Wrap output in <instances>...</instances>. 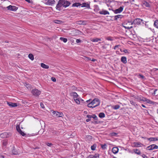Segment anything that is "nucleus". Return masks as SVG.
<instances>
[{
    "label": "nucleus",
    "instance_id": "f257e3e1",
    "mask_svg": "<svg viewBox=\"0 0 158 158\" xmlns=\"http://www.w3.org/2000/svg\"><path fill=\"white\" fill-rule=\"evenodd\" d=\"M100 103V101L98 98H95L87 104V106L89 108H94L99 106Z\"/></svg>",
    "mask_w": 158,
    "mask_h": 158
},
{
    "label": "nucleus",
    "instance_id": "f03ea898",
    "mask_svg": "<svg viewBox=\"0 0 158 158\" xmlns=\"http://www.w3.org/2000/svg\"><path fill=\"white\" fill-rule=\"evenodd\" d=\"M143 21V20L142 19L137 18L134 19L133 21H128V22L129 23H131V25L134 24L136 25H139Z\"/></svg>",
    "mask_w": 158,
    "mask_h": 158
},
{
    "label": "nucleus",
    "instance_id": "7ed1b4c3",
    "mask_svg": "<svg viewBox=\"0 0 158 158\" xmlns=\"http://www.w3.org/2000/svg\"><path fill=\"white\" fill-rule=\"evenodd\" d=\"M53 116L56 117H62L64 115L62 113L52 110L51 111Z\"/></svg>",
    "mask_w": 158,
    "mask_h": 158
},
{
    "label": "nucleus",
    "instance_id": "20e7f679",
    "mask_svg": "<svg viewBox=\"0 0 158 158\" xmlns=\"http://www.w3.org/2000/svg\"><path fill=\"white\" fill-rule=\"evenodd\" d=\"M64 0H59L56 6V8L58 10H60V8L62 6H63Z\"/></svg>",
    "mask_w": 158,
    "mask_h": 158
},
{
    "label": "nucleus",
    "instance_id": "39448f33",
    "mask_svg": "<svg viewBox=\"0 0 158 158\" xmlns=\"http://www.w3.org/2000/svg\"><path fill=\"white\" fill-rule=\"evenodd\" d=\"M31 93L33 95L37 96L40 94L41 92L38 89H35L32 90Z\"/></svg>",
    "mask_w": 158,
    "mask_h": 158
},
{
    "label": "nucleus",
    "instance_id": "423d86ee",
    "mask_svg": "<svg viewBox=\"0 0 158 158\" xmlns=\"http://www.w3.org/2000/svg\"><path fill=\"white\" fill-rule=\"evenodd\" d=\"M158 148V146L154 144L151 145L147 147V149L149 150H152L154 149H157Z\"/></svg>",
    "mask_w": 158,
    "mask_h": 158
},
{
    "label": "nucleus",
    "instance_id": "0eeeda50",
    "mask_svg": "<svg viewBox=\"0 0 158 158\" xmlns=\"http://www.w3.org/2000/svg\"><path fill=\"white\" fill-rule=\"evenodd\" d=\"M16 129L18 132L23 136L26 135V134L20 129L19 125H17L16 126Z\"/></svg>",
    "mask_w": 158,
    "mask_h": 158
},
{
    "label": "nucleus",
    "instance_id": "6e6552de",
    "mask_svg": "<svg viewBox=\"0 0 158 158\" xmlns=\"http://www.w3.org/2000/svg\"><path fill=\"white\" fill-rule=\"evenodd\" d=\"M7 8L8 10L15 11L17 10L18 8L15 6L10 5L7 7Z\"/></svg>",
    "mask_w": 158,
    "mask_h": 158
},
{
    "label": "nucleus",
    "instance_id": "1a4fd4ad",
    "mask_svg": "<svg viewBox=\"0 0 158 158\" xmlns=\"http://www.w3.org/2000/svg\"><path fill=\"white\" fill-rule=\"evenodd\" d=\"M123 9V6H120L119 8H118V9H116L114 10H113V11L114 13L115 14H118V13H120L121 12Z\"/></svg>",
    "mask_w": 158,
    "mask_h": 158
},
{
    "label": "nucleus",
    "instance_id": "9d476101",
    "mask_svg": "<svg viewBox=\"0 0 158 158\" xmlns=\"http://www.w3.org/2000/svg\"><path fill=\"white\" fill-rule=\"evenodd\" d=\"M10 135V133H8L7 132H4L1 134L0 135V137L3 138H7Z\"/></svg>",
    "mask_w": 158,
    "mask_h": 158
},
{
    "label": "nucleus",
    "instance_id": "9b49d317",
    "mask_svg": "<svg viewBox=\"0 0 158 158\" xmlns=\"http://www.w3.org/2000/svg\"><path fill=\"white\" fill-rule=\"evenodd\" d=\"M55 3V1L54 0H48L46 2V4L47 5L52 6Z\"/></svg>",
    "mask_w": 158,
    "mask_h": 158
},
{
    "label": "nucleus",
    "instance_id": "f8f14e48",
    "mask_svg": "<svg viewBox=\"0 0 158 158\" xmlns=\"http://www.w3.org/2000/svg\"><path fill=\"white\" fill-rule=\"evenodd\" d=\"M142 6L144 5L147 7H150V5L149 3L145 0H143L142 1Z\"/></svg>",
    "mask_w": 158,
    "mask_h": 158
},
{
    "label": "nucleus",
    "instance_id": "ddd939ff",
    "mask_svg": "<svg viewBox=\"0 0 158 158\" xmlns=\"http://www.w3.org/2000/svg\"><path fill=\"white\" fill-rule=\"evenodd\" d=\"M7 104L9 106L11 107H15L17 106V103L7 102Z\"/></svg>",
    "mask_w": 158,
    "mask_h": 158
},
{
    "label": "nucleus",
    "instance_id": "4468645a",
    "mask_svg": "<svg viewBox=\"0 0 158 158\" xmlns=\"http://www.w3.org/2000/svg\"><path fill=\"white\" fill-rule=\"evenodd\" d=\"M70 3H71L70 2L65 0H64L63 7H67L69 6Z\"/></svg>",
    "mask_w": 158,
    "mask_h": 158
},
{
    "label": "nucleus",
    "instance_id": "2eb2a0df",
    "mask_svg": "<svg viewBox=\"0 0 158 158\" xmlns=\"http://www.w3.org/2000/svg\"><path fill=\"white\" fill-rule=\"evenodd\" d=\"M99 154H96L94 155H90L88 156L87 158H99Z\"/></svg>",
    "mask_w": 158,
    "mask_h": 158
},
{
    "label": "nucleus",
    "instance_id": "dca6fc26",
    "mask_svg": "<svg viewBox=\"0 0 158 158\" xmlns=\"http://www.w3.org/2000/svg\"><path fill=\"white\" fill-rule=\"evenodd\" d=\"M99 13L100 14L104 15H109V13L106 10H102V11H100L99 12Z\"/></svg>",
    "mask_w": 158,
    "mask_h": 158
},
{
    "label": "nucleus",
    "instance_id": "f3484780",
    "mask_svg": "<svg viewBox=\"0 0 158 158\" xmlns=\"http://www.w3.org/2000/svg\"><path fill=\"white\" fill-rule=\"evenodd\" d=\"M127 24V23H126V22H124L122 24V25L125 29H127L128 30L131 29L133 27L132 26H131L130 27L127 26V25H126Z\"/></svg>",
    "mask_w": 158,
    "mask_h": 158
},
{
    "label": "nucleus",
    "instance_id": "a211bd4d",
    "mask_svg": "<svg viewBox=\"0 0 158 158\" xmlns=\"http://www.w3.org/2000/svg\"><path fill=\"white\" fill-rule=\"evenodd\" d=\"M143 100V101L149 104H153L154 103V102L152 101L145 98H144V99Z\"/></svg>",
    "mask_w": 158,
    "mask_h": 158
},
{
    "label": "nucleus",
    "instance_id": "6ab92c4d",
    "mask_svg": "<svg viewBox=\"0 0 158 158\" xmlns=\"http://www.w3.org/2000/svg\"><path fill=\"white\" fill-rule=\"evenodd\" d=\"M118 151V149L117 147H114L112 148V151L114 154L117 153Z\"/></svg>",
    "mask_w": 158,
    "mask_h": 158
},
{
    "label": "nucleus",
    "instance_id": "aec40b11",
    "mask_svg": "<svg viewBox=\"0 0 158 158\" xmlns=\"http://www.w3.org/2000/svg\"><path fill=\"white\" fill-rule=\"evenodd\" d=\"M123 17V15H118L114 16V20H117L118 18H122Z\"/></svg>",
    "mask_w": 158,
    "mask_h": 158
},
{
    "label": "nucleus",
    "instance_id": "412c9836",
    "mask_svg": "<svg viewBox=\"0 0 158 158\" xmlns=\"http://www.w3.org/2000/svg\"><path fill=\"white\" fill-rule=\"evenodd\" d=\"M121 61L124 64H126L127 62V58L126 57L123 56L121 58Z\"/></svg>",
    "mask_w": 158,
    "mask_h": 158
},
{
    "label": "nucleus",
    "instance_id": "4be33fe9",
    "mask_svg": "<svg viewBox=\"0 0 158 158\" xmlns=\"http://www.w3.org/2000/svg\"><path fill=\"white\" fill-rule=\"evenodd\" d=\"M41 66L42 68L45 69H48L49 68L48 65H46L43 63H41Z\"/></svg>",
    "mask_w": 158,
    "mask_h": 158
},
{
    "label": "nucleus",
    "instance_id": "5701e85b",
    "mask_svg": "<svg viewBox=\"0 0 158 158\" xmlns=\"http://www.w3.org/2000/svg\"><path fill=\"white\" fill-rule=\"evenodd\" d=\"M147 139L151 141H157L158 140V139L156 137H150L148 138H147Z\"/></svg>",
    "mask_w": 158,
    "mask_h": 158
},
{
    "label": "nucleus",
    "instance_id": "b1692460",
    "mask_svg": "<svg viewBox=\"0 0 158 158\" xmlns=\"http://www.w3.org/2000/svg\"><path fill=\"white\" fill-rule=\"evenodd\" d=\"M81 7H86L87 8H89L90 6L89 4L86 3H83L82 4H81Z\"/></svg>",
    "mask_w": 158,
    "mask_h": 158
},
{
    "label": "nucleus",
    "instance_id": "393cba45",
    "mask_svg": "<svg viewBox=\"0 0 158 158\" xmlns=\"http://www.w3.org/2000/svg\"><path fill=\"white\" fill-rule=\"evenodd\" d=\"M91 40L92 42H98L99 41H101V39L99 38H95L92 39Z\"/></svg>",
    "mask_w": 158,
    "mask_h": 158
},
{
    "label": "nucleus",
    "instance_id": "a878e982",
    "mask_svg": "<svg viewBox=\"0 0 158 158\" xmlns=\"http://www.w3.org/2000/svg\"><path fill=\"white\" fill-rule=\"evenodd\" d=\"M98 116L100 118H103L105 117V114L104 113L101 112L99 114Z\"/></svg>",
    "mask_w": 158,
    "mask_h": 158
},
{
    "label": "nucleus",
    "instance_id": "bb28decb",
    "mask_svg": "<svg viewBox=\"0 0 158 158\" xmlns=\"http://www.w3.org/2000/svg\"><path fill=\"white\" fill-rule=\"evenodd\" d=\"M81 4L79 3H75L72 5V6H76L77 7L78 6H81Z\"/></svg>",
    "mask_w": 158,
    "mask_h": 158
},
{
    "label": "nucleus",
    "instance_id": "cd10ccee",
    "mask_svg": "<svg viewBox=\"0 0 158 158\" xmlns=\"http://www.w3.org/2000/svg\"><path fill=\"white\" fill-rule=\"evenodd\" d=\"M133 151L135 154L138 155H139L141 153L140 151L137 149H134Z\"/></svg>",
    "mask_w": 158,
    "mask_h": 158
},
{
    "label": "nucleus",
    "instance_id": "c85d7f7f",
    "mask_svg": "<svg viewBox=\"0 0 158 158\" xmlns=\"http://www.w3.org/2000/svg\"><path fill=\"white\" fill-rule=\"evenodd\" d=\"M28 57L31 60H34V56L32 54H29L28 55Z\"/></svg>",
    "mask_w": 158,
    "mask_h": 158
},
{
    "label": "nucleus",
    "instance_id": "c756f323",
    "mask_svg": "<svg viewBox=\"0 0 158 158\" xmlns=\"http://www.w3.org/2000/svg\"><path fill=\"white\" fill-rule=\"evenodd\" d=\"M154 26L156 28L158 29V20H156L154 23Z\"/></svg>",
    "mask_w": 158,
    "mask_h": 158
},
{
    "label": "nucleus",
    "instance_id": "7c9ffc66",
    "mask_svg": "<svg viewBox=\"0 0 158 158\" xmlns=\"http://www.w3.org/2000/svg\"><path fill=\"white\" fill-rule=\"evenodd\" d=\"M60 39L61 41H63L64 43H66L67 41V39L65 38L61 37L60 38Z\"/></svg>",
    "mask_w": 158,
    "mask_h": 158
},
{
    "label": "nucleus",
    "instance_id": "2f4dec72",
    "mask_svg": "<svg viewBox=\"0 0 158 158\" xmlns=\"http://www.w3.org/2000/svg\"><path fill=\"white\" fill-rule=\"evenodd\" d=\"M119 105H116L115 106H113L112 108L114 110H117L120 108Z\"/></svg>",
    "mask_w": 158,
    "mask_h": 158
},
{
    "label": "nucleus",
    "instance_id": "473e14b6",
    "mask_svg": "<svg viewBox=\"0 0 158 158\" xmlns=\"http://www.w3.org/2000/svg\"><path fill=\"white\" fill-rule=\"evenodd\" d=\"M2 143L3 146H6L7 144V142L6 140H3L2 141Z\"/></svg>",
    "mask_w": 158,
    "mask_h": 158
},
{
    "label": "nucleus",
    "instance_id": "72a5a7b5",
    "mask_svg": "<svg viewBox=\"0 0 158 158\" xmlns=\"http://www.w3.org/2000/svg\"><path fill=\"white\" fill-rule=\"evenodd\" d=\"M138 77H139V78L142 79H145V77L141 74H139V75L138 76Z\"/></svg>",
    "mask_w": 158,
    "mask_h": 158
},
{
    "label": "nucleus",
    "instance_id": "f704fd0d",
    "mask_svg": "<svg viewBox=\"0 0 158 158\" xmlns=\"http://www.w3.org/2000/svg\"><path fill=\"white\" fill-rule=\"evenodd\" d=\"M96 147V145L94 144L91 146V149L92 150H95Z\"/></svg>",
    "mask_w": 158,
    "mask_h": 158
},
{
    "label": "nucleus",
    "instance_id": "c9c22d12",
    "mask_svg": "<svg viewBox=\"0 0 158 158\" xmlns=\"http://www.w3.org/2000/svg\"><path fill=\"white\" fill-rule=\"evenodd\" d=\"M134 143L135 144V146L136 147H140L141 145H142V144L139 142L135 143Z\"/></svg>",
    "mask_w": 158,
    "mask_h": 158
},
{
    "label": "nucleus",
    "instance_id": "e433bc0d",
    "mask_svg": "<svg viewBox=\"0 0 158 158\" xmlns=\"http://www.w3.org/2000/svg\"><path fill=\"white\" fill-rule=\"evenodd\" d=\"M72 94L73 95V98L78 97V94L76 92H73L72 93Z\"/></svg>",
    "mask_w": 158,
    "mask_h": 158
},
{
    "label": "nucleus",
    "instance_id": "4c0bfd02",
    "mask_svg": "<svg viewBox=\"0 0 158 158\" xmlns=\"http://www.w3.org/2000/svg\"><path fill=\"white\" fill-rule=\"evenodd\" d=\"M101 147L103 149H105L106 148V144L102 145Z\"/></svg>",
    "mask_w": 158,
    "mask_h": 158
},
{
    "label": "nucleus",
    "instance_id": "58836bf2",
    "mask_svg": "<svg viewBox=\"0 0 158 158\" xmlns=\"http://www.w3.org/2000/svg\"><path fill=\"white\" fill-rule=\"evenodd\" d=\"M57 133H58L57 132V131H56L52 130L51 132L50 133H52L53 135H55L57 134Z\"/></svg>",
    "mask_w": 158,
    "mask_h": 158
},
{
    "label": "nucleus",
    "instance_id": "ea45409f",
    "mask_svg": "<svg viewBox=\"0 0 158 158\" xmlns=\"http://www.w3.org/2000/svg\"><path fill=\"white\" fill-rule=\"evenodd\" d=\"M55 23H56L59 24L62 23V21L60 20H56L54 21Z\"/></svg>",
    "mask_w": 158,
    "mask_h": 158
},
{
    "label": "nucleus",
    "instance_id": "a19ab883",
    "mask_svg": "<svg viewBox=\"0 0 158 158\" xmlns=\"http://www.w3.org/2000/svg\"><path fill=\"white\" fill-rule=\"evenodd\" d=\"M85 60L87 61H88L91 60V58L88 57H85Z\"/></svg>",
    "mask_w": 158,
    "mask_h": 158
},
{
    "label": "nucleus",
    "instance_id": "79ce46f5",
    "mask_svg": "<svg viewBox=\"0 0 158 158\" xmlns=\"http://www.w3.org/2000/svg\"><path fill=\"white\" fill-rule=\"evenodd\" d=\"M92 118L95 120H97L98 119V118L95 114H93L92 116Z\"/></svg>",
    "mask_w": 158,
    "mask_h": 158
},
{
    "label": "nucleus",
    "instance_id": "37998d69",
    "mask_svg": "<svg viewBox=\"0 0 158 158\" xmlns=\"http://www.w3.org/2000/svg\"><path fill=\"white\" fill-rule=\"evenodd\" d=\"M75 101L77 104H80V101L79 100V98L76 99V100Z\"/></svg>",
    "mask_w": 158,
    "mask_h": 158
},
{
    "label": "nucleus",
    "instance_id": "c03bdc74",
    "mask_svg": "<svg viewBox=\"0 0 158 158\" xmlns=\"http://www.w3.org/2000/svg\"><path fill=\"white\" fill-rule=\"evenodd\" d=\"M106 39L108 40L112 41L113 40V39L112 37H107Z\"/></svg>",
    "mask_w": 158,
    "mask_h": 158
},
{
    "label": "nucleus",
    "instance_id": "a18cd8bd",
    "mask_svg": "<svg viewBox=\"0 0 158 158\" xmlns=\"http://www.w3.org/2000/svg\"><path fill=\"white\" fill-rule=\"evenodd\" d=\"M82 20L78 21L76 22L77 24L79 25H82Z\"/></svg>",
    "mask_w": 158,
    "mask_h": 158
},
{
    "label": "nucleus",
    "instance_id": "49530a36",
    "mask_svg": "<svg viewBox=\"0 0 158 158\" xmlns=\"http://www.w3.org/2000/svg\"><path fill=\"white\" fill-rule=\"evenodd\" d=\"M51 80L53 82H56V79L53 77H52L51 78Z\"/></svg>",
    "mask_w": 158,
    "mask_h": 158
},
{
    "label": "nucleus",
    "instance_id": "de8ad7c7",
    "mask_svg": "<svg viewBox=\"0 0 158 158\" xmlns=\"http://www.w3.org/2000/svg\"><path fill=\"white\" fill-rule=\"evenodd\" d=\"M12 153L14 155H17L18 154V152L17 151H15V150H13L12 151Z\"/></svg>",
    "mask_w": 158,
    "mask_h": 158
},
{
    "label": "nucleus",
    "instance_id": "09e8293b",
    "mask_svg": "<svg viewBox=\"0 0 158 158\" xmlns=\"http://www.w3.org/2000/svg\"><path fill=\"white\" fill-rule=\"evenodd\" d=\"M76 42L77 43H80L81 42V40L80 39H77Z\"/></svg>",
    "mask_w": 158,
    "mask_h": 158
},
{
    "label": "nucleus",
    "instance_id": "8fccbe9b",
    "mask_svg": "<svg viewBox=\"0 0 158 158\" xmlns=\"http://www.w3.org/2000/svg\"><path fill=\"white\" fill-rule=\"evenodd\" d=\"M82 25H85L86 24V21H82Z\"/></svg>",
    "mask_w": 158,
    "mask_h": 158
},
{
    "label": "nucleus",
    "instance_id": "3c124183",
    "mask_svg": "<svg viewBox=\"0 0 158 158\" xmlns=\"http://www.w3.org/2000/svg\"><path fill=\"white\" fill-rule=\"evenodd\" d=\"M120 46V45H116L114 46V49L115 50L117 48H118Z\"/></svg>",
    "mask_w": 158,
    "mask_h": 158
},
{
    "label": "nucleus",
    "instance_id": "603ef678",
    "mask_svg": "<svg viewBox=\"0 0 158 158\" xmlns=\"http://www.w3.org/2000/svg\"><path fill=\"white\" fill-rule=\"evenodd\" d=\"M48 146H49V147H51V146H52V143H47V144H46Z\"/></svg>",
    "mask_w": 158,
    "mask_h": 158
},
{
    "label": "nucleus",
    "instance_id": "864d4df0",
    "mask_svg": "<svg viewBox=\"0 0 158 158\" xmlns=\"http://www.w3.org/2000/svg\"><path fill=\"white\" fill-rule=\"evenodd\" d=\"M123 52L125 53H129L128 50L127 49H125V50H123Z\"/></svg>",
    "mask_w": 158,
    "mask_h": 158
},
{
    "label": "nucleus",
    "instance_id": "5fc2aeb1",
    "mask_svg": "<svg viewBox=\"0 0 158 158\" xmlns=\"http://www.w3.org/2000/svg\"><path fill=\"white\" fill-rule=\"evenodd\" d=\"M86 117L87 118H92V116L90 115H87L86 116Z\"/></svg>",
    "mask_w": 158,
    "mask_h": 158
},
{
    "label": "nucleus",
    "instance_id": "6e6d98bb",
    "mask_svg": "<svg viewBox=\"0 0 158 158\" xmlns=\"http://www.w3.org/2000/svg\"><path fill=\"white\" fill-rule=\"evenodd\" d=\"M91 99H89V100H87L86 102H87V103H89V102H91Z\"/></svg>",
    "mask_w": 158,
    "mask_h": 158
},
{
    "label": "nucleus",
    "instance_id": "4d7b16f0",
    "mask_svg": "<svg viewBox=\"0 0 158 158\" xmlns=\"http://www.w3.org/2000/svg\"><path fill=\"white\" fill-rule=\"evenodd\" d=\"M40 104V106H41V107L42 108H44V105L42 103H41Z\"/></svg>",
    "mask_w": 158,
    "mask_h": 158
},
{
    "label": "nucleus",
    "instance_id": "13d9d810",
    "mask_svg": "<svg viewBox=\"0 0 158 158\" xmlns=\"http://www.w3.org/2000/svg\"><path fill=\"white\" fill-rule=\"evenodd\" d=\"M157 91V90L156 89H155L154 90V92L153 93V94L154 95H155L156 94V92Z\"/></svg>",
    "mask_w": 158,
    "mask_h": 158
},
{
    "label": "nucleus",
    "instance_id": "bf43d9fd",
    "mask_svg": "<svg viewBox=\"0 0 158 158\" xmlns=\"http://www.w3.org/2000/svg\"><path fill=\"white\" fill-rule=\"evenodd\" d=\"M91 120L90 119V118H88L86 119V122H89V121H90Z\"/></svg>",
    "mask_w": 158,
    "mask_h": 158
},
{
    "label": "nucleus",
    "instance_id": "052dcab7",
    "mask_svg": "<svg viewBox=\"0 0 158 158\" xmlns=\"http://www.w3.org/2000/svg\"><path fill=\"white\" fill-rule=\"evenodd\" d=\"M102 48L103 49H106V47L105 46H103L102 47Z\"/></svg>",
    "mask_w": 158,
    "mask_h": 158
},
{
    "label": "nucleus",
    "instance_id": "680f3d73",
    "mask_svg": "<svg viewBox=\"0 0 158 158\" xmlns=\"http://www.w3.org/2000/svg\"><path fill=\"white\" fill-rule=\"evenodd\" d=\"M73 98L74 100V101H75L76 100V99H78V97H74V98Z\"/></svg>",
    "mask_w": 158,
    "mask_h": 158
},
{
    "label": "nucleus",
    "instance_id": "e2e57ef3",
    "mask_svg": "<svg viewBox=\"0 0 158 158\" xmlns=\"http://www.w3.org/2000/svg\"><path fill=\"white\" fill-rule=\"evenodd\" d=\"M88 137L90 139H92V136H90V135H88Z\"/></svg>",
    "mask_w": 158,
    "mask_h": 158
},
{
    "label": "nucleus",
    "instance_id": "0e129e2a",
    "mask_svg": "<svg viewBox=\"0 0 158 158\" xmlns=\"http://www.w3.org/2000/svg\"><path fill=\"white\" fill-rule=\"evenodd\" d=\"M143 157H144V158H147V156H146L145 155H143Z\"/></svg>",
    "mask_w": 158,
    "mask_h": 158
},
{
    "label": "nucleus",
    "instance_id": "69168bd1",
    "mask_svg": "<svg viewBox=\"0 0 158 158\" xmlns=\"http://www.w3.org/2000/svg\"><path fill=\"white\" fill-rule=\"evenodd\" d=\"M130 102H131V104H132L133 105L134 104V102L132 101H130Z\"/></svg>",
    "mask_w": 158,
    "mask_h": 158
},
{
    "label": "nucleus",
    "instance_id": "338daca9",
    "mask_svg": "<svg viewBox=\"0 0 158 158\" xmlns=\"http://www.w3.org/2000/svg\"><path fill=\"white\" fill-rule=\"evenodd\" d=\"M142 106L143 107H144V108H146V107L145 106V105H144L143 104H142Z\"/></svg>",
    "mask_w": 158,
    "mask_h": 158
},
{
    "label": "nucleus",
    "instance_id": "774afa93",
    "mask_svg": "<svg viewBox=\"0 0 158 158\" xmlns=\"http://www.w3.org/2000/svg\"><path fill=\"white\" fill-rule=\"evenodd\" d=\"M91 60L92 61H95L96 60L94 59H93L92 60Z\"/></svg>",
    "mask_w": 158,
    "mask_h": 158
}]
</instances>
